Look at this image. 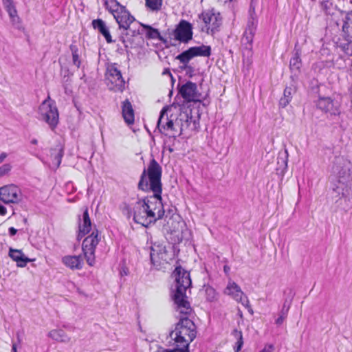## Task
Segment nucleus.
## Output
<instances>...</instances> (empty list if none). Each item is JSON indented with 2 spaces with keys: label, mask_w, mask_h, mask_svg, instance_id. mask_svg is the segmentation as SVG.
<instances>
[{
  "label": "nucleus",
  "mask_w": 352,
  "mask_h": 352,
  "mask_svg": "<svg viewBox=\"0 0 352 352\" xmlns=\"http://www.w3.org/2000/svg\"><path fill=\"white\" fill-rule=\"evenodd\" d=\"M172 344V340L169 341V346Z\"/></svg>",
  "instance_id": "62"
},
{
  "label": "nucleus",
  "mask_w": 352,
  "mask_h": 352,
  "mask_svg": "<svg viewBox=\"0 0 352 352\" xmlns=\"http://www.w3.org/2000/svg\"><path fill=\"white\" fill-rule=\"evenodd\" d=\"M289 295L288 298H287L284 303L283 305V307L279 313L278 318L276 320L275 323L277 325H281L284 321V320L287 318L289 309L290 308V305L292 301L293 297L294 296V293L293 292L292 289H288Z\"/></svg>",
  "instance_id": "18"
},
{
  "label": "nucleus",
  "mask_w": 352,
  "mask_h": 352,
  "mask_svg": "<svg viewBox=\"0 0 352 352\" xmlns=\"http://www.w3.org/2000/svg\"><path fill=\"white\" fill-rule=\"evenodd\" d=\"M239 316H240L241 317H242V313L241 312L240 314H239Z\"/></svg>",
  "instance_id": "64"
},
{
  "label": "nucleus",
  "mask_w": 352,
  "mask_h": 352,
  "mask_svg": "<svg viewBox=\"0 0 352 352\" xmlns=\"http://www.w3.org/2000/svg\"><path fill=\"white\" fill-rule=\"evenodd\" d=\"M316 107L325 113L331 116H339L340 114V104L330 97L319 96L316 102Z\"/></svg>",
  "instance_id": "12"
},
{
  "label": "nucleus",
  "mask_w": 352,
  "mask_h": 352,
  "mask_svg": "<svg viewBox=\"0 0 352 352\" xmlns=\"http://www.w3.org/2000/svg\"><path fill=\"white\" fill-rule=\"evenodd\" d=\"M175 277V288L171 291V297L180 314L189 315L192 311L190 302L187 300L186 290L191 286L190 272L178 265L172 274Z\"/></svg>",
  "instance_id": "3"
},
{
  "label": "nucleus",
  "mask_w": 352,
  "mask_h": 352,
  "mask_svg": "<svg viewBox=\"0 0 352 352\" xmlns=\"http://www.w3.org/2000/svg\"><path fill=\"white\" fill-rule=\"evenodd\" d=\"M221 23H212L213 26H211L210 35L214 36L216 32L219 31V25Z\"/></svg>",
  "instance_id": "42"
},
{
  "label": "nucleus",
  "mask_w": 352,
  "mask_h": 352,
  "mask_svg": "<svg viewBox=\"0 0 352 352\" xmlns=\"http://www.w3.org/2000/svg\"><path fill=\"white\" fill-rule=\"evenodd\" d=\"M197 327L192 320L187 316L180 318L175 325V329L169 331L167 338H171L179 346V349L185 352L190 351V344L197 336Z\"/></svg>",
  "instance_id": "4"
},
{
  "label": "nucleus",
  "mask_w": 352,
  "mask_h": 352,
  "mask_svg": "<svg viewBox=\"0 0 352 352\" xmlns=\"http://www.w3.org/2000/svg\"><path fill=\"white\" fill-rule=\"evenodd\" d=\"M182 351L179 349V345H175L173 349H164L162 346H158L157 352H180Z\"/></svg>",
  "instance_id": "39"
},
{
  "label": "nucleus",
  "mask_w": 352,
  "mask_h": 352,
  "mask_svg": "<svg viewBox=\"0 0 352 352\" xmlns=\"http://www.w3.org/2000/svg\"><path fill=\"white\" fill-rule=\"evenodd\" d=\"M11 165L10 164H4L0 166V177L7 174L11 170Z\"/></svg>",
  "instance_id": "40"
},
{
  "label": "nucleus",
  "mask_w": 352,
  "mask_h": 352,
  "mask_svg": "<svg viewBox=\"0 0 352 352\" xmlns=\"http://www.w3.org/2000/svg\"><path fill=\"white\" fill-rule=\"evenodd\" d=\"M91 22L99 23V22H104V21L100 19H94Z\"/></svg>",
  "instance_id": "57"
},
{
  "label": "nucleus",
  "mask_w": 352,
  "mask_h": 352,
  "mask_svg": "<svg viewBox=\"0 0 352 352\" xmlns=\"http://www.w3.org/2000/svg\"><path fill=\"white\" fill-rule=\"evenodd\" d=\"M192 119V116H188V115H186V120H185V123H186V127H188L189 126V120H191Z\"/></svg>",
  "instance_id": "52"
},
{
  "label": "nucleus",
  "mask_w": 352,
  "mask_h": 352,
  "mask_svg": "<svg viewBox=\"0 0 352 352\" xmlns=\"http://www.w3.org/2000/svg\"><path fill=\"white\" fill-rule=\"evenodd\" d=\"M176 58L177 60H179V61H180V63L183 64L182 65H181V66L179 67V68H180L182 70H186V71L187 68H188V66L190 65H188V63H189V62L184 63V61H183V60H182V58L179 57V54H178V55L176 56V58Z\"/></svg>",
  "instance_id": "43"
},
{
  "label": "nucleus",
  "mask_w": 352,
  "mask_h": 352,
  "mask_svg": "<svg viewBox=\"0 0 352 352\" xmlns=\"http://www.w3.org/2000/svg\"><path fill=\"white\" fill-rule=\"evenodd\" d=\"M261 7V0H251L249 12L252 21L257 19L256 12L260 10Z\"/></svg>",
  "instance_id": "33"
},
{
  "label": "nucleus",
  "mask_w": 352,
  "mask_h": 352,
  "mask_svg": "<svg viewBox=\"0 0 352 352\" xmlns=\"http://www.w3.org/2000/svg\"><path fill=\"white\" fill-rule=\"evenodd\" d=\"M82 230H80V229H78V235H77V240L78 241H80L81 239L85 236L87 234H88L89 232H82Z\"/></svg>",
  "instance_id": "48"
},
{
  "label": "nucleus",
  "mask_w": 352,
  "mask_h": 352,
  "mask_svg": "<svg viewBox=\"0 0 352 352\" xmlns=\"http://www.w3.org/2000/svg\"><path fill=\"white\" fill-rule=\"evenodd\" d=\"M131 24L132 23H118L119 28H123L126 31L125 34L126 36H133L132 35V32H133V30H134V29H132L131 28ZM135 30H136V29L135 28Z\"/></svg>",
  "instance_id": "38"
},
{
  "label": "nucleus",
  "mask_w": 352,
  "mask_h": 352,
  "mask_svg": "<svg viewBox=\"0 0 352 352\" xmlns=\"http://www.w3.org/2000/svg\"><path fill=\"white\" fill-rule=\"evenodd\" d=\"M223 271L226 274H228L230 271V267L228 265H224Z\"/></svg>",
  "instance_id": "54"
},
{
  "label": "nucleus",
  "mask_w": 352,
  "mask_h": 352,
  "mask_svg": "<svg viewBox=\"0 0 352 352\" xmlns=\"http://www.w3.org/2000/svg\"><path fill=\"white\" fill-rule=\"evenodd\" d=\"M78 229L82 230V232H89L91 230V221L87 207L85 208L82 217H78Z\"/></svg>",
  "instance_id": "22"
},
{
  "label": "nucleus",
  "mask_w": 352,
  "mask_h": 352,
  "mask_svg": "<svg viewBox=\"0 0 352 352\" xmlns=\"http://www.w3.org/2000/svg\"><path fill=\"white\" fill-rule=\"evenodd\" d=\"M49 336L54 340L58 342H66L67 337L65 336L63 330H52L49 333Z\"/></svg>",
  "instance_id": "35"
},
{
  "label": "nucleus",
  "mask_w": 352,
  "mask_h": 352,
  "mask_svg": "<svg viewBox=\"0 0 352 352\" xmlns=\"http://www.w3.org/2000/svg\"><path fill=\"white\" fill-rule=\"evenodd\" d=\"M12 352H17L16 351V345L14 343L12 346Z\"/></svg>",
  "instance_id": "55"
},
{
  "label": "nucleus",
  "mask_w": 352,
  "mask_h": 352,
  "mask_svg": "<svg viewBox=\"0 0 352 352\" xmlns=\"http://www.w3.org/2000/svg\"><path fill=\"white\" fill-rule=\"evenodd\" d=\"M332 173L336 177L331 192V197L341 210L352 207V164L343 156L334 158Z\"/></svg>",
  "instance_id": "2"
},
{
  "label": "nucleus",
  "mask_w": 352,
  "mask_h": 352,
  "mask_svg": "<svg viewBox=\"0 0 352 352\" xmlns=\"http://www.w3.org/2000/svg\"><path fill=\"white\" fill-rule=\"evenodd\" d=\"M69 49L72 52V62L74 65H76L78 68L80 67L81 65V60L80 59V54H79V49L78 46L72 43L69 46Z\"/></svg>",
  "instance_id": "32"
},
{
  "label": "nucleus",
  "mask_w": 352,
  "mask_h": 352,
  "mask_svg": "<svg viewBox=\"0 0 352 352\" xmlns=\"http://www.w3.org/2000/svg\"><path fill=\"white\" fill-rule=\"evenodd\" d=\"M162 3V0H146V6L152 10H160Z\"/></svg>",
  "instance_id": "37"
},
{
  "label": "nucleus",
  "mask_w": 352,
  "mask_h": 352,
  "mask_svg": "<svg viewBox=\"0 0 352 352\" xmlns=\"http://www.w3.org/2000/svg\"><path fill=\"white\" fill-rule=\"evenodd\" d=\"M212 54V49L210 45L202 44L199 46L190 47L179 54V57L184 63L190 62L197 56L210 57Z\"/></svg>",
  "instance_id": "11"
},
{
  "label": "nucleus",
  "mask_w": 352,
  "mask_h": 352,
  "mask_svg": "<svg viewBox=\"0 0 352 352\" xmlns=\"http://www.w3.org/2000/svg\"><path fill=\"white\" fill-rule=\"evenodd\" d=\"M39 119L45 121L54 131L59 121V113L56 102L48 96L47 99L43 101L38 107Z\"/></svg>",
  "instance_id": "6"
},
{
  "label": "nucleus",
  "mask_w": 352,
  "mask_h": 352,
  "mask_svg": "<svg viewBox=\"0 0 352 352\" xmlns=\"http://www.w3.org/2000/svg\"><path fill=\"white\" fill-rule=\"evenodd\" d=\"M17 229L14 228V227H10L8 229V233L10 236H14L17 233Z\"/></svg>",
  "instance_id": "47"
},
{
  "label": "nucleus",
  "mask_w": 352,
  "mask_h": 352,
  "mask_svg": "<svg viewBox=\"0 0 352 352\" xmlns=\"http://www.w3.org/2000/svg\"><path fill=\"white\" fill-rule=\"evenodd\" d=\"M9 256L16 262L18 267H24L27 263L31 261V259L25 256L22 250L10 248Z\"/></svg>",
  "instance_id": "20"
},
{
  "label": "nucleus",
  "mask_w": 352,
  "mask_h": 352,
  "mask_svg": "<svg viewBox=\"0 0 352 352\" xmlns=\"http://www.w3.org/2000/svg\"><path fill=\"white\" fill-rule=\"evenodd\" d=\"M107 72L109 75V80L111 83H115L119 89H122L124 86V80L122 78L121 72L114 65L108 67Z\"/></svg>",
  "instance_id": "19"
},
{
  "label": "nucleus",
  "mask_w": 352,
  "mask_h": 352,
  "mask_svg": "<svg viewBox=\"0 0 352 352\" xmlns=\"http://www.w3.org/2000/svg\"><path fill=\"white\" fill-rule=\"evenodd\" d=\"M139 26L138 30H133L132 35H145L148 39H155L157 38L162 43L166 44L167 39L162 36L159 30L156 28L151 27L146 23H138Z\"/></svg>",
  "instance_id": "13"
},
{
  "label": "nucleus",
  "mask_w": 352,
  "mask_h": 352,
  "mask_svg": "<svg viewBox=\"0 0 352 352\" xmlns=\"http://www.w3.org/2000/svg\"><path fill=\"white\" fill-rule=\"evenodd\" d=\"M120 209L123 214L125 215L127 219H130L133 217V220L134 221L135 205L131 208L129 204L123 202L120 206Z\"/></svg>",
  "instance_id": "36"
},
{
  "label": "nucleus",
  "mask_w": 352,
  "mask_h": 352,
  "mask_svg": "<svg viewBox=\"0 0 352 352\" xmlns=\"http://www.w3.org/2000/svg\"><path fill=\"white\" fill-rule=\"evenodd\" d=\"M195 67L190 65L186 71V76L189 78H192L195 74Z\"/></svg>",
  "instance_id": "41"
},
{
  "label": "nucleus",
  "mask_w": 352,
  "mask_h": 352,
  "mask_svg": "<svg viewBox=\"0 0 352 352\" xmlns=\"http://www.w3.org/2000/svg\"><path fill=\"white\" fill-rule=\"evenodd\" d=\"M231 334L236 339V342L234 346V352H239L243 346V333L241 331L234 329L232 331Z\"/></svg>",
  "instance_id": "30"
},
{
  "label": "nucleus",
  "mask_w": 352,
  "mask_h": 352,
  "mask_svg": "<svg viewBox=\"0 0 352 352\" xmlns=\"http://www.w3.org/2000/svg\"><path fill=\"white\" fill-rule=\"evenodd\" d=\"M179 22H182V23H184V22H187L186 21L184 20V19H182Z\"/></svg>",
  "instance_id": "61"
},
{
  "label": "nucleus",
  "mask_w": 352,
  "mask_h": 352,
  "mask_svg": "<svg viewBox=\"0 0 352 352\" xmlns=\"http://www.w3.org/2000/svg\"><path fill=\"white\" fill-rule=\"evenodd\" d=\"M239 316H240L241 317H242V313L241 312L240 314H239Z\"/></svg>",
  "instance_id": "63"
},
{
  "label": "nucleus",
  "mask_w": 352,
  "mask_h": 352,
  "mask_svg": "<svg viewBox=\"0 0 352 352\" xmlns=\"http://www.w3.org/2000/svg\"><path fill=\"white\" fill-rule=\"evenodd\" d=\"M225 293L228 295L232 296L234 300L241 302L243 305L245 303L248 305L249 302L248 298L245 296L244 293L241 291L240 287L232 282L229 283L226 288Z\"/></svg>",
  "instance_id": "16"
},
{
  "label": "nucleus",
  "mask_w": 352,
  "mask_h": 352,
  "mask_svg": "<svg viewBox=\"0 0 352 352\" xmlns=\"http://www.w3.org/2000/svg\"><path fill=\"white\" fill-rule=\"evenodd\" d=\"M300 55L301 50L300 48H297L296 45L294 48V53L289 61V68L292 72H300V67H302Z\"/></svg>",
  "instance_id": "23"
},
{
  "label": "nucleus",
  "mask_w": 352,
  "mask_h": 352,
  "mask_svg": "<svg viewBox=\"0 0 352 352\" xmlns=\"http://www.w3.org/2000/svg\"><path fill=\"white\" fill-rule=\"evenodd\" d=\"M192 23H178L173 30L174 38L180 43H188L192 39Z\"/></svg>",
  "instance_id": "14"
},
{
  "label": "nucleus",
  "mask_w": 352,
  "mask_h": 352,
  "mask_svg": "<svg viewBox=\"0 0 352 352\" xmlns=\"http://www.w3.org/2000/svg\"><path fill=\"white\" fill-rule=\"evenodd\" d=\"M346 22H348V21H351L352 22V10L349 12L347 14H346Z\"/></svg>",
  "instance_id": "50"
},
{
  "label": "nucleus",
  "mask_w": 352,
  "mask_h": 352,
  "mask_svg": "<svg viewBox=\"0 0 352 352\" xmlns=\"http://www.w3.org/2000/svg\"><path fill=\"white\" fill-rule=\"evenodd\" d=\"M210 28V23H205V25L201 28V31L205 32L207 34H209Z\"/></svg>",
  "instance_id": "45"
},
{
  "label": "nucleus",
  "mask_w": 352,
  "mask_h": 352,
  "mask_svg": "<svg viewBox=\"0 0 352 352\" xmlns=\"http://www.w3.org/2000/svg\"><path fill=\"white\" fill-rule=\"evenodd\" d=\"M168 151H169L170 153H172V152H173V148H170H170H168Z\"/></svg>",
  "instance_id": "59"
},
{
  "label": "nucleus",
  "mask_w": 352,
  "mask_h": 352,
  "mask_svg": "<svg viewBox=\"0 0 352 352\" xmlns=\"http://www.w3.org/2000/svg\"><path fill=\"white\" fill-rule=\"evenodd\" d=\"M12 26L14 29L21 30L24 32L25 28L22 25L21 23H12Z\"/></svg>",
  "instance_id": "46"
},
{
  "label": "nucleus",
  "mask_w": 352,
  "mask_h": 352,
  "mask_svg": "<svg viewBox=\"0 0 352 352\" xmlns=\"http://www.w3.org/2000/svg\"><path fill=\"white\" fill-rule=\"evenodd\" d=\"M116 22H134L135 21L133 16L131 15L129 12L123 6H117V8L111 11Z\"/></svg>",
  "instance_id": "17"
},
{
  "label": "nucleus",
  "mask_w": 352,
  "mask_h": 352,
  "mask_svg": "<svg viewBox=\"0 0 352 352\" xmlns=\"http://www.w3.org/2000/svg\"><path fill=\"white\" fill-rule=\"evenodd\" d=\"M297 82L293 76H291L289 85L286 86L283 91V96L279 100V107L285 108L291 102L293 95L297 91Z\"/></svg>",
  "instance_id": "15"
},
{
  "label": "nucleus",
  "mask_w": 352,
  "mask_h": 352,
  "mask_svg": "<svg viewBox=\"0 0 352 352\" xmlns=\"http://www.w3.org/2000/svg\"><path fill=\"white\" fill-rule=\"evenodd\" d=\"M162 168L152 156L146 168H144L138 184V189L152 195L138 197L135 204L134 222L148 228L162 219L165 210L162 202Z\"/></svg>",
  "instance_id": "1"
},
{
  "label": "nucleus",
  "mask_w": 352,
  "mask_h": 352,
  "mask_svg": "<svg viewBox=\"0 0 352 352\" xmlns=\"http://www.w3.org/2000/svg\"><path fill=\"white\" fill-rule=\"evenodd\" d=\"M37 143H38V141L36 139H32L31 140V144H37Z\"/></svg>",
  "instance_id": "56"
},
{
  "label": "nucleus",
  "mask_w": 352,
  "mask_h": 352,
  "mask_svg": "<svg viewBox=\"0 0 352 352\" xmlns=\"http://www.w3.org/2000/svg\"><path fill=\"white\" fill-rule=\"evenodd\" d=\"M62 262L72 270L82 268V260L80 256H65L62 258Z\"/></svg>",
  "instance_id": "24"
},
{
  "label": "nucleus",
  "mask_w": 352,
  "mask_h": 352,
  "mask_svg": "<svg viewBox=\"0 0 352 352\" xmlns=\"http://www.w3.org/2000/svg\"><path fill=\"white\" fill-rule=\"evenodd\" d=\"M256 31L255 23H248L243 35L242 41L247 44L252 45Z\"/></svg>",
  "instance_id": "27"
},
{
  "label": "nucleus",
  "mask_w": 352,
  "mask_h": 352,
  "mask_svg": "<svg viewBox=\"0 0 352 352\" xmlns=\"http://www.w3.org/2000/svg\"><path fill=\"white\" fill-rule=\"evenodd\" d=\"M7 153L4 152L0 154V164L3 162V160L7 157Z\"/></svg>",
  "instance_id": "51"
},
{
  "label": "nucleus",
  "mask_w": 352,
  "mask_h": 352,
  "mask_svg": "<svg viewBox=\"0 0 352 352\" xmlns=\"http://www.w3.org/2000/svg\"><path fill=\"white\" fill-rule=\"evenodd\" d=\"M1 201L6 204H17L21 200L20 188L14 184L6 185L0 188Z\"/></svg>",
  "instance_id": "10"
},
{
  "label": "nucleus",
  "mask_w": 352,
  "mask_h": 352,
  "mask_svg": "<svg viewBox=\"0 0 352 352\" xmlns=\"http://www.w3.org/2000/svg\"><path fill=\"white\" fill-rule=\"evenodd\" d=\"M274 351V346L272 344H267L265 346L263 349L260 352H273Z\"/></svg>",
  "instance_id": "44"
},
{
  "label": "nucleus",
  "mask_w": 352,
  "mask_h": 352,
  "mask_svg": "<svg viewBox=\"0 0 352 352\" xmlns=\"http://www.w3.org/2000/svg\"><path fill=\"white\" fill-rule=\"evenodd\" d=\"M174 256V252H170L163 244L155 243L151 248V262L157 270H160L162 265L168 263L169 261H171Z\"/></svg>",
  "instance_id": "8"
},
{
  "label": "nucleus",
  "mask_w": 352,
  "mask_h": 352,
  "mask_svg": "<svg viewBox=\"0 0 352 352\" xmlns=\"http://www.w3.org/2000/svg\"><path fill=\"white\" fill-rule=\"evenodd\" d=\"M164 75L165 74H168L171 78L172 79L173 78V76H172V74L170 72V70L168 69H165L162 73Z\"/></svg>",
  "instance_id": "53"
},
{
  "label": "nucleus",
  "mask_w": 352,
  "mask_h": 352,
  "mask_svg": "<svg viewBox=\"0 0 352 352\" xmlns=\"http://www.w3.org/2000/svg\"><path fill=\"white\" fill-rule=\"evenodd\" d=\"M63 155L64 149L62 146L58 145L55 148H51L50 155L52 157V162L55 164L56 168L60 166Z\"/></svg>",
  "instance_id": "25"
},
{
  "label": "nucleus",
  "mask_w": 352,
  "mask_h": 352,
  "mask_svg": "<svg viewBox=\"0 0 352 352\" xmlns=\"http://www.w3.org/2000/svg\"><path fill=\"white\" fill-rule=\"evenodd\" d=\"M178 93L186 102H200L201 94L197 90L196 83L191 81H187L178 87Z\"/></svg>",
  "instance_id": "9"
},
{
  "label": "nucleus",
  "mask_w": 352,
  "mask_h": 352,
  "mask_svg": "<svg viewBox=\"0 0 352 352\" xmlns=\"http://www.w3.org/2000/svg\"><path fill=\"white\" fill-rule=\"evenodd\" d=\"M168 110H170L168 106L164 107L161 110L157 122V129L161 133L175 139L182 134L184 124H179L177 121L173 122L172 119H169L167 115Z\"/></svg>",
  "instance_id": "5"
},
{
  "label": "nucleus",
  "mask_w": 352,
  "mask_h": 352,
  "mask_svg": "<svg viewBox=\"0 0 352 352\" xmlns=\"http://www.w3.org/2000/svg\"><path fill=\"white\" fill-rule=\"evenodd\" d=\"M100 241L99 231L95 226L91 234L87 236L82 241V250L89 266H94L95 264V251Z\"/></svg>",
  "instance_id": "7"
},
{
  "label": "nucleus",
  "mask_w": 352,
  "mask_h": 352,
  "mask_svg": "<svg viewBox=\"0 0 352 352\" xmlns=\"http://www.w3.org/2000/svg\"><path fill=\"white\" fill-rule=\"evenodd\" d=\"M91 25L94 30H98L105 38L108 43L113 42L109 28L106 25V23H91Z\"/></svg>",
  "instance_id": "29"
},
{
  "label": "nucleus",
  "mask_w": 352,
  "mask_h": 352,
  "mask_svg": "<svg viewBox=\"0 0 352 352\" xmlns=\"http://www.w3.org/2000/svg\"><path fill=\"white\" fill-rule=\"evenodd\" d=\"M6 212H7L6 208L3 205L0 204V215L4 216V215H6Z\"/></svg>",
  "instance_id": "49"
},
{
  "label": "nucleus",
  "mask_w": 352,
  "mask_h": 352,
  "mask_svg": "<svg viewBox=\"0 0 352 352\" xmlns=\"http://www.w3.org/2000/svg\"><path fill=\"white\" fill-rule=\"evenodd\" d=\"M287 157L288 153L287 150H285L283 155L281 156L280 154L278 156L277 158V164L278 166L276 168V173L280 177H283L287 168Z\"/></svg>",
  "instance_id": "26"
},
{
  "label": "nucleus",
  "mask_w": 352,
  "mask_h": 352,
  "mask_svg": "<svg viewBox=\"0 0 352 352\" xmlns=\"http://www.w3.org/2000/svg\"><path fill=\"white\" fill-rule=\"evenodd\" d=\"M23 221L24 223H28L27 218H23Z\"/></svg>",
  "instance_id": "58"
},
{
  "label": "nucleus",
  "mask_w": 352,
  "mask_h": 352,
  "mask_svg": "<svg viewBox=\"0 0 352 352\" xmlns=\"http://www.w3.org/2000/svg\"><path fill=\"white\" fill-rule=\"evenodd\" d=\"M122 113L127 124L129 125L134 123V111L131 102L128 99L122 102Z\"/></svg>",
  "instance_id": "21"
},
{
  "label": "nucleus",
  "mask_w": 352,
  "mask_h": 352,
  "mask_svg": "<svg viewBox=\"0 0 352 352\" xmlns=\"http://www.w3.org/2000/svg\"><path fill=\"white\" fill-rule=\"evenodd\" d=\"M3 4L13 21L17 16V12L12 0H2Z\"/></svg>",
  "instance_id": "31"
},
{
  "label": "nucleus",
  "mask_w": 352,
  "mask_h": 352,
  "mask_svg": "<svg viewBox=\"0 0 352 352\" xmlns=\"http://www.w3.org/2000/svg\"><path fill=\"white\" fill-rule=\"evenodd\" d=\"M203 22H218L221 19V14L214 9L205 10L201 14Z\"/></svg>",
  "instance_id": "28"
},
{
  "label": "nucleus",
  "mask_w": 352,
  "mask_h": 352,
  "mask_svg": "<svg viewBox=\"0 0 352 352\" xmlns=\"http://www.w3.org/2000/svg\"><path fill=\"white\" fill-rule=\"evenodd\" d=\"M206 298L207 301L214 302L217 300V293L216 290L209 285H204Z\"/></svg>",
  "instance_id": "34"
},
{
  "label": "nucleus",
  "mask_w": 352,
  "mask_h": 352,
  "mask_svg": "<svg viewBox=\"0 0 352 352\" xmlns=\"http://www.w3.org/2000/svg\"><path fill=\"white\" fill-rule=\"evenodd\" d=\"M169 248L172 249L173 250H174L175 248V246L174 245H170L169 246Z\"/></svg>",
  "instance_id": "60"
}]
</instances>
